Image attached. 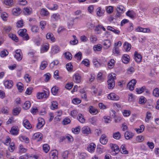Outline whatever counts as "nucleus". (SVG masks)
Here are the masks:
<instances>
[{
	"instance_id": "14",
	"label": "nucleus",
	"mask_w": 159,
	"mask_h": 159,
	"mask_svg": "<svg viewBox=\"0 0 159 159\" xmlns=\"http://www.w3.org/2000/svg\"><path fill=\"white\" fill-rule=\"evenodd\" d=\"M96 147V145L93 143H92L88 146L87 150L89 152L92 153L94 152Z\"/></svg>"
},
{
	"instance_id": "46",
	"label": "nucleus",
	"mask_w": 159,
	"mask_h": 159,
	"mask_svg": "<svg viewBox=\"0 0 159 159\" xmlns=\"http://www.w3.org/2000/svg\"><path fill=\"white\" fill-rule=\"evenodd\" d=\"M104 12L101 10V8L100 7H98L97 9V15L98 16H101L103 14Z\"/></svg>"
},
{
	"instance_id": "43",
	"label": "nucleus",
	"mask_w": 159,
	"mask_h": 159,
	"mask_svg": "<svg viewBox=\"0 0 159 159\" xmlns=\"http://www.w3.org/2000/svg\"><path fill=\"white\" fill-rule=\"evenodd\" d=\"M58 89V87L56 86H54L51 89V92L53 95H55L57 93Z\"/></svg>"
},
{
	"instance_id": "24",
	"label": "nucleus",
	"mask_w": 159,
	"mask_h": 159,
	"mask_svg": "<svg viewBox=\"0 0 159 159\" xmlns=\"http://www.w3.org/2000/svg\"><path fill=\"white\" fill-rule=\"evenodd\" d=\"M23 124L24 126L27 129H30L32 127L31 124L27 120H25L23 121Z\"/></svg>"
},
{
	"instance_id": "41",
	"label": "nucleus",
	"mask_w": 159,
	"mask_h": 159,
	"mask_svg": "<svg viewBox=\"0 0 159 159\" xmlns=\"http://www.w3.org/2000/svg\"><path fill=\"white\" fill-rule=\"evenodd\" d=\"M30 107V102L29 101H27L25 102L23 106V107L25 109H29Z\"/></svg>"
},
{
	"instance_id": "26",
	"label": "nucleus",
	"mask_w": 159,
	"mask_h": 159,
	"mask_svg": "<svg viewBox=\"0 0 159 159\" xmlns=\"http://www.w3.org/2000/svg\"><path fill=\"white\" fill-rule=\"evenodd\" d=\"M12 12L14 15L17 16L19 15L21 12V11L19 7H17L13 9Z\"/></svg>"
},
{
	"instance_id": "63",
	"label": "nucleus",
	"mask_w": 159,
	"mask_h": 159,
	"mask_svg": "<svg viewBox=\"0 0 159 159\" xmlns=\"http://www.w3.org/2000/svg\"><path fill=\"white\" fill-rule=\"evenodd\" d=\"M20 152L21 153H24L27 151V149L24 148L23 146L20 145L19 146Z\"/></svg>"
},
{
	"instance_id": "7",
	"label": "nucleus",
	"mask_w": 159,
	"mask_h": 159,
	"mask_svg": "<svg viewBox=\"0 0 159 159\" xmlns=\"http://www.w3.org/2000/svg\"><path fill=\"white\" fill-rule=\"evenodd\" d=\"M108 99L116 101L119 99V97L114 93H112L109 94L107 96Z\"/></svg>"
},
{
	"instance_id": "64",
	"label": "nucleus",
	"mask_w": 159,
	"mask_h": 159,
	"mask_svg": "<svg viewBox=\"0 0 159 159\" xmlns=\"http://www.w3.org/2000/svg\"><path fill=\"white\" fill-rule=\"evenodd\" d=\"M146 99L144 97L142 96L140 98L139 102V104H143L146 102Z\"/></svg>"
},
{
	"instance_id": "18",
	"label": "nucleus",
	"mask_w": 159,
	"mask_h": 159,
	"mask_svg": "<svg viewBox=\"0 0 159 159\" xmlns=\"http://www.w3.org/2000/svg\"><path fill=\"white\" fill-rule=\"evenodd\" d=\"M48 97V94L45 92L38 93L37 95V98L39 99L43 98H47Z\"/></svg>"
},
{
	"instance_id": "19",
	"label": "nucleus",
	"mask_w": 159,
	"mask_h": 159,
	"mask_svg": "<svg viewBox=\"0 0 159 159\" xmlns=\"http://www.w3.org/2000/svg\"><path fill=\"white\" fill-rule=\"evenodd\" d=\"M100 142L102 144H106L107 142V140L105 134H102L100 139Z\"/></svg>"
},
{
	"instance_id": "11",
	"label": "nucleus",
	"mask_w": 159,
	"mask_h": 159,
	"mask_svg": "<svg viewBox=\"0 0 159 159\" xmlns=\"http://www.w3.org/2000/svg\"><path fill=\"white\" fill-rule=\"evenodd\" d=\"M50 159H58V152L56 150H53L51 151L50 153Z\"/></svg>"
},
{
	"instance_id": "15",
	"label": "nucleus",
	"mask_w": 159,
	"mask_h": 159,
	"mask_svg": "<svg viewBox=\"0 0 159 159\" xmlns=\"http://www.w3.org/2000/svg\"><path fill=\"white\" fill-rule=\"evenodd\" d=\"M13 82L11 80H7L4 83V85L6 88L11 89L13 85Z\"/></svg>"
},
{
	"instance_id": "9",
	"label": "nucleus",
	"mask_w": 159,
	"mask_h": 159,
	"mask_svg": "<svg viewBox=\"0 0 159 159\" xmlns=\"http://www.w3.org/2000/svg\"><path fill=\"white\" fill-rule=\"evenodd\" d=\"M38 120V123L37 124L36 127L37 129H40L43 126L45 122L44 120L41 118H39Z\"/></svg>"
},
{
	"instance_id": "22",
	"label": "nucleus",
	"mask_w": 159,
	"mask_h": 159,
	"mask_svg": "<svg viewBox=\"0 0 159 159\" xmlns=\"http://www.w3.org/2000/svg\"><path fill=\"white\" fill-rule=\"evenodd\" d=\"M49 48V44L47 43L43 45L40 50V52L41 53L47 52Z\"/></svg>"
},
{
	"instance_id": "2",
	"label": "nucleus",
	"mask_w": 159,
	"mask_h": 159,
	"mask_svg": "<svg viewBox=\"0 0 159 159\" xmlns=\"http://www.w3.org/2000/svg\"><path fill=\"white\" fill-rule=\"evenodd\" d=\"M125 8L122 5H118L116 7V11L117 12L115 17L116 18H119L124 13L125 11Z\"/></svg>"
},
{
	"instance_id": "12",
	"label": "nucleus",
	"mask_w": 159,
	"mask_h": 159,
	"mask_svg": "<svg viewBox=\"0 0 159 159\" xmlns=\"http://www.w3.org/2000/svg\"><path fill=\"white\" fill-rule=\"evenodd\" d=\"M74 81L76 83H80L81 80V77L79 73L75 74L73 76Z\"/></svg>"
},
{
	"instance_id": "23",
	"label": "nucleus",
	"mask_w": 159,
	"mask_h": 159,
	"mask_svg": "<svg viewBox=\"0 0 159 159\" xmlns=\"http://www.w3.org/2000/svg\"><path fill=\"white\" fill-rule=\"evenodd\" d=\"M126 15L131 18H134L135 13L132 10H129L126 12Z\"/></svg>"
},
{
	"instance_id": "4",
	"label": "nucleus",
	"mask_w": 159,
	"mask_h": 159,
	"mask_svg": "<svg viewBox=\"0 0 159 159\" xmlns=\"http://www.w3.org/2000/svg\"><path fill=\"white\" fill-rule=\"evenodd\" d=\"M15 53L14 57L18 61L21 60L22 58V54L21 50L17 49L16 50Z\"/></svg>"
},
{
	"instance_id": "31",
	"label": "nucleus",
	"mask_w": 159,
	"mask_h": 159,
	"mask_svg": "<svg viewBox=\"0 0 159 159\" xmlns=\"http://www.w3.org/2000/svg\"><path fill=\"white\" fill-rule=\"evenodd\" d=\"M80 93H81V98L85 101H87V96L85 92L83 90H82L80 91Z\"/></svg>"
},
{
	"instance_id": "45",
	"label": "nucleus",
	"mask_w": 159,
	"mask_h": 159,
	"mask_svg": "<svg viewBox=\"0 0 159 159\" xmlns=\"http://www.w3.org/2000/svg\"><path fill=\"white\" fill-rule=\"evenodd\" d=\"M146 89L145 86H143L139 89H136V92L138 94H140L142 93L144 90H146Z\"/></svg>"
},
{
	"instance_id": "48",
	"label": "nucleus",
	"mask_w": 159,
	"mask_h": 159,
	"mask_svg": "<svg viewBox=\"0 0 159 159\" xmlns=\"http://www.w3.org/2000/svg\"><path fill=\"white\" fill-rule=\"evenodd\" d=\"M153 94L155 97H158L159 96V89L155 88L153 91Z\"/></svg>"
},
{
	"instance_id": "47",
	"label": "nucleus",
	"mask_w": 159,
	"mask_h": 159,
	"mask_svg": "<svg viewBox=\"0 0 159 159\" xmlns=\"http://www.w3.org/2000/svg\"><path fill=\"white\" fill-rule=\"evenodd\" d=\"M4 3L6 5L11 6L13 4V0H4Z\"/></svg>"
},
{
	"instance_id": "29",
	"label": "nucleus",
	"mask_w": 159,
	"mask_h": 159,
	"mask_svg": "<svg viewBox=\"0 0 159 159\" xmlns=\"http://www.w3.org/2000/svg\"><path fill=\"white\" fill-rule=\"evenodd\" d=\"M46 37L47 39H49L52 42H54L55 41V38L54 37L53 34L51 33H48Z\"/></svg>"
},
{
	"instance_id": "59",
	"label": "nucleus",
	"mask_w": 159,
	"mask_h": 159,
	"mask_svg": "<svg viewBox=\"0 0 159 159\" xmlns=\"http://www.w3.org/2000/svg\"><path fill=\"white\" fill-rule=\"evenodd\" d=\"M80 130V128L79 127H76L75 128H72V132L75 134H78Z\"/></svg>"
},
{
	"instance_id": "5",
	"label": "nucleus",
	"mask_w": 159,
	"mask_h": 159,
	"mask_svg": "<svg viewBox=\"0 0 159 159\" xmlns=\"http://www.w3.org/2000/svg\"><path fill=\"white\" fill-rule=\"evenodd\" d=\"M136 81L135 80H131L127 84V88L130 90H133L134 89V87L136 84Z\"/></svg>"
},
{
	"instance_id": "54",
	"label": "nucleus",
	"mask_w": 159,
	"mask_h": 159,
	"mask_svg": "<svg viewBox=\"0 0 159 159\" xmlns=\"http://www.w3.org/2000/svg\"><path fill=\"white\" fill-rule=\"evenodd\" d=\"M24 78L25 81L28 83L30 82L31 80V76L28 74H26L25 75Z\"/></svg>"
},
{
	"instance_id": "51",
	"label": "nucleus",
	"mask_w": 159,
	"mask_h": 159,
	"mask_svg": "<svg viewBox=\"0 0 159 159\" xmlns=\"http://www.w3.org/2000/svg\"><path fill=\"white\" fill-rule=\"evenodd\" d=\"M113 137L116 139H119L120 138V134L119 132H117L113 134Z\"/></svg>"
},
{
	"instance_id": "28",
	"label": "nucleus",
	"mask_w": 159,
	"mask_h": 159,
	"mask_svg": "<svg viewBox=\"0 0 159 159\" xmlns=\"http://www.w3.org/2000/svg\"><path fill=\"white\" fill-rule=\"evenodd\" d=\"M82 132L84 134H88L90 133V128L88 126H84L82 129Z\"/></svg>"
},
{
	"instance_id": "44",
	"label": "nucleus",
	"mask_w": 159,
	"mask_h": 159,
	"mask_svg": "<svg viewBox=\"0 0 159 159\" xmlns=\"http://www.w3.org/2000/svg\"><path fill=\"white\" fill-rule=\"evenodd\" d=\"M102 48V45L100 44L95 45L93 47V49L95 51H100L101 50Z\"/></svg>"
},
{
	"instance_id": "38",
	"label": "nucleus",
	"mask_w": 159,
	"mask_h": 159,
	"mask_svg": "<svg viewBox=\"0 0 159 159\" xmlns=\"http://www.w3.org/2000/svg\"><path fill=\"white\" fill-rule=\"evenodd\" d=\"M8 36L12 40H14L15 42H17L18 41V39L16 35L13 34H10L8 35Z\"/></svg>"
},
{
	"instance_id": "39",
	"label": "nucleus",
	"mask_w": 159,
	"mask_h": 159,
	"mask_svg": "<svg viewBox=\"0 0 159 159\" xmlns=\"http://www.w3.org/2000/svg\"><path fill=\"white\" fill-rule=\"evenodd\" d=\"M129 57L128 55H124L122 58V61L125 64L128 63L129 61Z\"/></svg>"
},
{
	"instance_id": "6",
	"label": "nucleus",
	"mask_w": 159,
	"mask_h": 159,
	"mask_svg": "<svg viewBox=\"0 0 159 159\" xmlns=\"http://www.w3.org/2000/svg\"><path fill=\"white\" fill-rule=\"evenodd\" d=\"M33 138L34 140H36L37 141H40L42 139L43 135L40 133H35L33 135Z\"/></svg>"
},
{
	"instance_id": "3",
	"label": "nucleus",
	"mask_w": 159,
	"mask_h": 159,
	"mask_svg": "<svg viewBox=\"0 0 159 159\" xmlns=\"http://www.w3.org/2000/svg\"><path fill=\"white\" fill-rule=\"evenodd\" d=\"M26 30H19L18 33L19 36L22 37L24 40H27L29 39V37L27 34L26 33Z\"/></svg>"
},
{
	"instance_id": "36",
	"label": "nucleus",
	"mask_w": 159,
	"mask_h": 159,
	"mask_svg": "<svg viewBox=\"0 0 159 159\" xmlns=\"http://www.w3.org/2000/svg\"><path fill=\"white\" fill-rule=\"evenodd\" d=\"M77 119L81 123H83L85 122V119L84 118V116L81 114H78Z\"/></svg>"
},
{
	"instance_id": "55",
	"label": "nucleus",
	"mask_w": 159,
	"mask_h": 159,
	"mask_svg": "<svg viewBox=\"0 0 159 159\" xmlns=\"http://www.w3.org/2000/svg\"><path fill=\"white\" fill-rule=\"evenodd\" d=\"M66 68L68 71H71L73 69V66L70 63H68L66 65Z\"/></svg>"
},
{
	"instance_id": "49",
	"label": "nucleus",
	"mask_w": 159,
	"mask_h": 159,
	"mask_svg": "<svg viewBox=\"0 0 159 159\" xmlns=\"http://www.w3.org/2000/svg\"><path fill=\"white\" fill-rule=\"evenodd\" d=\"M89 121L92 124L95 125L96 123L97 119L93 117L90 118Z\"/></svg>"
},
{
	"instance_id": "33",
	"label": "nucleus",
	"mask_w": 159,
	"mask_h": 159,
	"mask_svg": "<svg viewBox=\"0 0 159 159\" xmlns=\"http://www.w3.org/2000/svg\"><path fill=\"white\" fill-rule=\"evenodd\" d=\"M17 88L20 92H21L23 90V84L20 82H18L16 84Z\"/></svg>"
},
{
	"instance_id": "35",
	"label": "nucleus",
	"mask_w": 159,
	"mask_h": 159,
	"mask_svg": "<svg viewBox=\"0 0 159 159\" xmlns=\"http://www.w3.org/2000/svg\"><path fill=\"white\" fill-rule=\"evenodd\" d=\"M20 140L22 142H24L26 143H28L29 142V138L24 136H21L20 137Z\"/></svg>"
},
{
	"instance_id": "50",
	"label": "nucleus",
	"mask_w": 159,
	"mask_h": 159,
	"mask_svg": "<svg viewBox=\"0 0 159 159\" xmlns=\"http://www.w3.org/2000/svg\"><path fill=\"white\" fill-rule=\"evenodd\" d=\"M15 148V144L13 143H11L10 145L8 147V150L11 152H13Z\"/></svg>"
},
{
	"instance_id": "8",
	"label": "nucleus",
	"mask_w": 159,
	"mask_h": 159,
	"mask_svg": "<svg viewBox=\"0 0 159 159\" xmlns=\"http://www.w3.org/2000/svg\"><path fill=\"white\" fill-rule=\"evenodd\" d=\"M110 146L113 151L115 152V154H117L119 152V148L116 144L111 143Z\"/></svg>"
},
{
	"instance_id": "34",
	"label": "nucleus",
	"mask_w": 159,
	"mask_h": 159,
	"mask_svg": "<svg viewBox=\"0 0 159 159\" xmlns=\"http://www.w3.org/2000/svg\"><path fill=\"white\" fill-rule=\"evenodd\" d=\"M40 13L43 16H47L49 15V12L46 9L43 8L41 10Z\"/></svg>"
},
{
	"instance_id": "61",
	"label": "nucleus",
	"mask_w": 159,
	"mask_h": 159,
	"mask_svg": "<svg viewBox=\"0 0 159 159\" xmlns=\"http://www.w3.org/2000/svg\"><path fill=\"white\" fill-rule=\"evenodd\" d=\"M72 102L75 104H80L81 102V100L78 98H74L72 100Z\"/></svg>"
},
{
	"instance_id": "52",
	"label": "nucleus",
	"mask_w": 159,
	"mask_h": 159,
	"mask_svg": "<svg viewBox=\"0 0 159 159\" xmlns=\"http://www.w3.org/2000/svg\"><path fill=\"white\" fill-rule=\"evenodd\" d=\"M151 117V113L150 112H147L146 116L145 118V121L147 122H148Z\"/></svg>"
},
{
	"instance_id": "62",
	"label": "nucleus",
	"mask_w": 159,
	"mask_h": 159,
	"mask_svg": "<svg viewBox=\"0 0 159 159\" xmlns=\"http://www.w3.org/2000/svg\"><path fill=\"white\" fill-rule=\"evenodd\" d=\"M82 54L81 52H79L78 53L75 54V57L77 59V60L80 61L81 59Z\"/></svg>"
},
{
	"instance_id": "13",
	"label": "nucleus",
	"mask_w": 159,
	"mask_h": 159,
	"mask_svg": "<svg viewBox=\"0 0 159 159\" xmlns=\"http://www.w3.org/2000/svg\"><path fill=\"white\" fill-rule=\"evenodd\" d=\"M134 135V133L129 131H126L125 134V137L127 140L131 139Z\"/></svg>"
},
{
	"instance_id": "53",
	"label": "nucleus",
	"mask_w": 159,
	"mask_h": 159,
	"mask_svg": "<svg viewBox=\"0 0 159 159\" xmlns=\"http://www.w3.org/2000/svg\"><path fill=\"white\" fill-rule=\"evenodd\" d=\"M106 11L107 13L111 14L113 11V7L112 6H109L107 7Z\"/></svg>"
},
{
	"instance_id": "16",
	"label": "nucleus",
	"mask_w": 159,
	"mask_h": 159,
	"mask_svg": "<svg viewBox=\"0 0 159 159\" xmlns=\"http://www.w3.org/2000/svg\"><path fill=\"white\" fill-rule=\"evenodd\" d=\"M102 44H103V48L106 49L109 48L111 45L110 41L108 39L105 40L103 41Z\"/></svg>"
},
{
	"instance_id": "60",
	"label": "nucleus",
	"mask_w": 159,
	"mask_h": 159,
	"mask_svg": "<svg viewBox=\"0 0 159 159\" xmlns=\"http://www.w3.org/2000/svg\"><path fill=\"white\" fill-rule=\"evenodd\" d=\"M131 114V111L129 110H124L123 112L124 116L127 117L129 116Z\"/></svg>"
},
{
	"instance_id": "27",
	"label": "nucleus",
	"mask_w": 159,
	"mask_h": 159,
	"mask_svg": "<svg viewBox=\"0 0 159 159\" xmlns=\"http://www.w3.org/2000/svg\"><path fill=\"white\" fill-rule=\"evenodd\" d=\"M121 152L123 154H127L128 153V152L126 150L125 145L122 144L120 148Z\"/></svg>"
},
{
	"instance_id": "58",
	"label": "nucleus",
	"mask_w": 159,
	"mask_h": 159,
	"mask_svg": "<svg viewBox=\"0 0 159 159\" xmlns=\"http://www.w3.org/2000/svg\"><path fill=\"white\" fill-rule=\"evenodd\" d=\"M1 17L4 21H6L7 20L8 16L7 14L5 12H3L1 14Z\"/></svg>"
},
{
	"instance_id": "42",
	"label": "nucleus",
	"mask_w": 159,
	"mask_h": 159,
	"mask_svg": "<svg viewBox=\"0 0 159 159\" xmlns=\"http://www.w3.org/2000/svg\"><path fill=\"white\" fill-rule=\"evenodd\" d=\"M115 61L113 59H111L108 63V66L109 68H112L114 65Z\"/></svg>"
},
{
	"instance_id": "20",
	"label": "nucleus",
	"mask_w": 159,
	"mask_h": 159,
	"mask_svg": "<svg viewBox=\"0 0 159 159\" xmlns=\"http://www.w3.org/2000/svg\"><path fill=\"white\" fill-rule=\"evenodd\" d=\"M19 129L17 127H12L10 131L11 133L13 135H16L18 134Z\"/></svg>"
},
{
	"instance_id": "37",
	"label": "nucleus",
	"mask_w": 159,
	"mask_h": 159,
	"mask_svg": "<svg viewBox=\"0 0 159 159\" xmlns=\"http://www.w3.org/2000/svg\"><path fill=\"white\" fill-rule=\"evenodd\" d=\"M58 105V103L56 101H53L52 102L50 106V108L52 110H54L57 109Z\"/></svg>"
},
{
	"instance_id": "30",
	"label": "nucleus",
	"mask_w": 159,
	"mask_h": 159,
	"mask_svg": "<svg viewBox=\"0 0 159 159\" xmlns=\"http://www.w3.org/2000/svg\"><path fill=\"white\" fill-rule=\"evenodd\" d=\"M124 48L126 51L130 50L131 48V45L127 42H125L123 45Z\"/></svg>"
},
{
	"instance_id": "32",
	"label": "nucleus",
	"mask_w": 159,
	"mask_h": 159,
	"mask_svg": "<svg viewBox=\"0 0 159 159\" xmlns=\"http://www.w3.org/2000/svg\"><path fill=\"white\" fill-rule=\"evenodd\" d=\"M20 111V108L19 107H16L14 108L13 113L14 115H18Z\"/></svg>"
},
{
	"instance_id": "56",
	"label": "nucleus",
	"mask_w": 159,
	"mask_h": 159,
	"mask_svg": "<svg viewBox=\"0 0 159 159\" xmlns=\"http://www.w3.org/2000/svg\"><path fill=\"white\" fill-rule=\"evenodd\" d=\"M49 148L48 145L47 144H44L43 145V149L46 153L48 152Z\"/></svg>"
},
{
	"instance_id": "57",
	"label": "nucleus",
	"mask_w": 159,
	"mask_h": 159,
	"mask_svg": "<svg viewBox=\"0 0 159 159\" xmlns=\"http://www.w3.org/2000/svg\"><path fill=\"white\" fill-rule=\"evenodd\" d=\"M47 66V63L46 61L42 62L40 65V69L42 70L44 69Z\"/></svg>"
},
{
	"instance_id": "21",
	"label": "nucleus",
	"mask_w": 159,
	"mask_h": 159,
	"mask_svg": "<svg viewBox=\"0 0 159 159\" xmlns=\"http://www.w3.org/2000/svg\"><path fill=\"white\" fill-rule=\"evenodd\" d=\"M89 111L90 113L93 115H95L98 112V110L92 106H89Z\"/></svg>"
},
{
	"instance_id": "1",
	"label": "nucleus",
	"mask_w": 159,
	"mask_h": 159,
	"mask_svg": "<svg viewBox=\"0 0 159 159\" xmlns=\"http://www.w3.org/2000/svg\"><path fill=\"white\" fill-rule=\"evenodd\" d=\"M112 74L115 75L114 74L112 73L110 74L108 77V79L107 80L108 88L110 89H112L115 84L114 80L116 79V77L115 76H113Z\"/></svg>"
},
{
	"instance_id": "10",
	"label": "nucleus",
	"mask_w": 159,
	"mask_h": 159,
	"mask_svg": "<svg viewBox=\"0 0 159 159\" xmlns=\"http://www.w3.org/2000/svg\"><path fill=\"white\" fill-rule=\"evenodd\" d=\"M60 51V48L57 45H55L53 46L51 48V52L52 54H55Z\"/></svg>"
},
{
	"instance_id": "40",
	"label": "nucleus",
	"mask_w": 159,
	"mask_h": 159,
	"mask_svg": "<svg viewBox=\"0 0 159 159\" xmlns=\"http://www.w3.org/2000/svg\"><path fill=\"white\" fill-rule=\"evenodd\" d=\"M48 8L51 10H55L58 8V6L57 4H54L50 5Z\"/></svg>"
},
{
	"instance_id": "25",
	"label": "nucleus",
	"mask_w": 159,
	"mask_h": 159,
	"mask_svg": "<svg viewBox=\"0 0 159 159\" xmlns=\"http://www.w3.org/2000/svg\"><path fill=\"white\" fill-rule=\"evenodd\" d=\"M60 18V16L58 14H53L51 17L52 21H56L58 20Z\"/></svg>"
},
{
	"instance_id": "17",
	"label": "nucleus",
	"mask_w": 159,
	"mask_h": 159,
	"mask_svg": "<svg viewBox=\"0 0 159 159\" xmlns=\"http://www.w3.org/2000/svg\"><path fill=\"white\" fill-rule=\"evenodd\" d=\"M134 58L137 62L139 63L141 61L142 57L140 54H138L137 52H135L134 54Z\"/></svg>"
}]
</instances>
